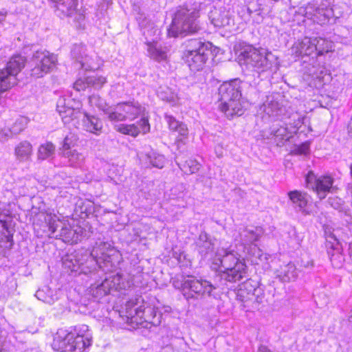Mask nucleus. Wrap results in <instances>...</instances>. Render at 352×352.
I'll return each mask as SVG.
<instances>
[{
	"instance_id": "obj_1",
	"label": "nucleus",
	"mask_w": 352,
	"mask_h": 352,
	"mask_svg": "<svg viewBox=\"0 0 352 352\" xmlns=\"http://www.w3.org/2000/svg\"><path fill=\"white\" fill-rule=\"evenodd\" d=\"M237 252L230 248H222L217 250L215 262L217 270L219 272L215 279L221 282V285L228 286L229 283L241 281L248 277V267L243 259H241Z\"/></svg>"
},
{
	"instance_id": "obj_2",
	"label": "nucleus",
	"mask_w": 352,
	"mask_h": 352,
	"mask_svg": "<svg viewBox=\"0 0 352 352\" xmlns=\"http://www.w3.org/2000/svg\"><path fill=\"white\" fill-rule=\"evenodd\" d=\"M201 5L199 0H188L176 7L168 36L178 37L197 33L201 30L198 20Z\"/></svg>"
},
{
	"instance_id": "obj_3",
	"label": "nucleus",
	"mask_w": 352,
	"mask_h": 352,
	"mask_svg": "<svg viewBox=\"0 0 352 352\" xmlns=\"http://www.w3.org/2000/svg\"><path fill=\"white\" fill-rule=\"evenodd\" d=\"M245 83L235 78L224 82L219 87V108L228 118L242 116L245 110L246 101L242 98V89Z\"/></svg>"
},
{
	"instance_id": "obj_4",
	"label": "nucleus",
	"mask_w": 352,
	"mask_h": 352,
	"mask_svg": "<svg viewBox=\"0 0 352 352\" xmlns=\"http://www.w3.org/2000/svg\"><path fill=\"white\" fill-rule=\"evenodd\" d=\"M122 316L126 318L129 324L142 326L146 328L148 324L157 326L160 324L161 316L151 307H145L144 300L141 296H136L126 302L121 311Z\"/></svg>"
},
{
	"instance_id": "obj_5",
	"label": "nucleus",
	"mask_w": 352,
	"mask_h": 352,
	"mask_svg": "<svg viewBox=\"0 0 352 352\" xmlns=\"http://www.w3.org/2000/svg\"><path fill=\"white\" fill-rule=\"evenodd\" d=\"M272 53H265L263 50H258L252 45H245L241 49L239 54V61L241 65H245L252 69L258 75L267 74L270 75L273 69H276Z\"/></svg>"
},
{
	"instance_id": "obj_6",
	"label": "nucleus",
	"mask_w": 352,
	"mask_h": 352,
	"mask_svg": "<svg viewBox=\"0 0 352 352\" xmlns=\"http://www.w3.org/2000/svg\"><path fill=\"white\" fill-rule=\"evenodd\" d=\"M144 111V108L136 101H127L118 103L112 107L103 109V111L111 121L133 120Z\"/></svg>"
},
{
	"instance_id": "obj_7",
	"label": "nucleus",
	"mask_w": 352,
	"mask_h": 352,
	"mask_svg": "<svg viewBox=\"0 0 352 352\" xmlns=\"http://www.w3.org/2000/svg\"><path fill=\"white\" fill-rule=\"evenodd\" d=\"M25 58L21 56L11 58L6 67L0 69V92L6 91L16 85V75L25 66Z\"/></svg>"
},
{
	"instance_id": "obj_8",
	"label": "nucleus",
	"mask_w": 352,
	"mask_h": 352,
	"mask_svg": "<svg viewBox=\"0 0 352 352\" xmlns=\"http://www.w3.org/2000/svg\"><path fill=\"white\" fill-rule=\"evenodd\" d=\"M221 282L219 284H212L207 280L198 279L192 276H188L186 281V287L188 292L184 293L186 299L198 298L199 297L214 296L213 291L217 287H221Z\"/></svg>"
},
{
	"instance_id": "obj_9",
	"label": "nucleus",
	"mask_w": 352,
	"mask_h": 352,
	"mask_svg": "<svg viewBox=\"0 0 352 352\" xmlns=\"http://www.w3.org/2000/svg\"><path fill=\"white\" fill-rule=\"evenodd\" d=\"M57 63V57L48 51H36L31 59V75L41 78L50 72Z\"/></svg>"
},
{
	"instance_id": "obj_10",
	"label": "nucleus",
	"mask_w": 352,
	"mask_h": 352,
	"mask_svg": "<svg viewBox=\"0 0 352 352\" xmlns=\"http://www.w3.org/2000/svg\"><path fill=\"white\" fill-rule=\"evenodd\" d=\"M120 285L118 276H112L106 278L100 284H91L89 287V294L96 300L100 301L103 297L111 294L112 291H117Z\"/></svg>"
},
{
	"instance_id": "obj_11",
	"label": "nucleus",
	"mask_w": 352,
	"mask_h": 352,
	"mask_svg": "<svg viewBox=\"0 0 352 352\" xmlns=\"http://www.w3.org/2000/svg\"><path fill=\"white\" fill-rule=\"evenodd\" d=\"M74 334L65 329H59L54 339L52 346L54 350L61 352H77V344Z\"/></svg>"
},
{
	"instance_id": "obj_12",
	"label": "nucleus",
	"mask_w": 352,
	"mask_h": 352,
	"mask_svg": "<svg viewBox=\"0 0 352 352\" xmlns=\"http://www.w3.org/2000/svg\"><path fill=\"white\" fill-rule=\"evenodd\" d=\"M208 18L216 28H230L234 24L233 16L225 8H214L210 11Z\"/></svg>"
},
{
	"instance_id": "obj_13",
	"label": "nucleus",
	"mask_w": 352,
	"mask_h": 352,
	"mask_svg": "<svg viewBox=\"0 0 352 352\" xmlns=\"http://www.w3.org/2000/svg\"><path fill=\"white\" fill-rule=\"evenodd\" d=\"M79 107H71L67 104L66 99L63 97L60 98L56 103V111L58 112L59 115L61 116L63 121L65 123L69 122L71 120H73L74 118H80V116L83 117V120L85 118H88V114L87 112H84L82 113L79 111ZM85 122V120H83Z\"/></svg>"
},
{
	"instance_id": "obj_14",
	"label": "nucleus",
	"mask_w": 352,
	"mask_h": 352,
	"mask_svg": "<svg viewBox=\"0 0 352 352\" xmlns=\"http://www.w3.org/2000/svg\"><path fill=\"white\" fill-rule=\"evenodd\" d=\"M114 129L122 134L137 137L140 133H148L150 131V124L147 118H142L137 124H119L116 125Z\"/></svg>"
},
{
	"instance_id": "obj_15",
	"label": "nucleus",
	"mask_w": 352,
	"mask_h": 352,
	"mask_svg": "<svg viewBox=\"0 0 352 352\" xmlns=\"http://www.w3.org/2000/svg\"><path fill=\"white\" fill-rule=\"evenodd\" d=\"M213 45L210 42L202 41L201 38H192L186 41L184 54H211Z\"/></svg>"
},
{
	"instance_id": "obj_16",
	"label": "nucleus",
	"mask_w": 352,
	"mask_h": 352,
	"mask_svg": "<svg viewBox=\"0 0 352 352\" xmlns=\"http://www.w3.org/2000/svg\"><path fill=\"white\" fill-rule=\"evenodd\" d=\"M164 118L168 124L170 130L177 132L178 137L177 138L176 143L177 146H180V144H184V140L188 138V129L186 124L177 120L173 116L168 114H165Z\"/></svg>"
},
{
	"instance_id": "obj_17",
	"label": "nucleus",
	"mask_w": 352,
	"mask_h": 352,
	"mask_svg": "<svg viewBox=\"0 0 352 352\" xmlns=\"http://www.w3.org/2000/svg\"><path fill=\"white\" fill-rule=\"evenodd\" d=\"M316 52V47L312 44V38L305 37L292 45L291 53L296 57L311 56Z\"/></svg>"
},
{
	"instance_id": "obj_18",
	"label": "nucleus",
	"mask_w": 352,
	"mask_h": 352,
	"mask_svg": "<svg viewBox=\"0 0 352 352\" xmlns=\"http://www.w3.org/2000/svg\"><path fill=\"white\" fill-rule=\"evenodd\" d=\"M45 221H48L49 223V229L51 231L52 234H55L58 229L59 234H56L55 237H64L63 241H69L71 235L73 234V230L67 226H64L63 223L60 222L58 219H56V217L54 215V217L50 215L45 218Z\"/></svg>"
},
{
	"instance_id": "obj_19",
	"label": "nucleus",
	"mask_w": 352,
	"mask_h": 352,
	"mask_svg": "<svg viewBox=\"0 0 352 352\" xmlns=\"http://www.w3.org/2000/svg\"><path fill=\"white\" fill-rule=\"evenodd\" d=\"M299 272L300 271L292 262L281 265L276 270L277 277L283 282L296 280L299 275Z\"/></svg>"
},
{
	"instance_id": "obj_20",
	"label": "nucleus",
	"mask_w": 352,
	"mask_h": 352,
	"mask_svg": "<svg viewBox=\"0 0 352 352\" xmlns=\"http://www.w3.org/2000/svg\"><path fill=\"white\" fill-rule=\"evenodd\" d=\"M210 54H184V58L192 72H199L204 69Z\"/></svg>"
},
{
	"instance_id": "obj_21",
	"label": "nucleus",
	"mask_w": 352,
	"mask_h": 352,
	"mask_svg": "<svg viewBox=\"0 0 352 352\" xmlns=\"http://www.w3.org/2000/svg\"><path fill=\"white\" fill-rule=\"evenodd\" d=\"M263 234V230L261 227L244 228L239 233L240 239L244 248H248L252 244H254V242L258 241Z\"/></svg>"
},
{
	"instance_id": "obj_22",
	"label": "nucleus",
	"mask_w": 352,
	"mask_h": 352,
	"mask_svg": "<svg viewBox=\"0 0 352 352\" xmlns=\"http://www.w3.org/2000/svg\"><path fill=\"white\" fill-rule=\"evenodd\" d=\"M256 285L257 283L252 279H247L240 285L236 293V300L242 303L244 308L250 298V295L254 293Z\"/></svg>"
},
{
	"instance_id": "obj_23",
	"label": "nucleus",
	"mask_w": 352,
	"mask_h": 352,
	"mask_svg": "<svg viewBox=\"0 0 352 352\" xmlns=\"http://www.w3.org/2000/svg\"><path fill=\"white\" fill-rule=\"evenodd\" d=\"M195 244L199 253L202 256H206L214 250V244L212 241L210 236L206 232H201L200 233Z\"/></svg>"
},
{
	"instance_id": "obj_24",
	"label": "nucleus",
	"mask_w": 352,
	"mask_h": 352,
	"mask_svg": "<svg viewBox=\"0 0 352 352\" xmlns=\"http://www.w3.org/2000/svg\"><path fill=\"white\" fill-rule=\"evenodd\" d=\"M287 195L296 210L303 212L308 203L307 193L295 190L289 191Z\"/></svg>"
},
{
	"instance_id": "obj_25",
	"label": "nucleus",
	"mask_w": 352,
	"mask_h": 352,
	"mask_svg": "<svg viewBox=\"0 0 352 352\" xmlns=\"http://www.w3.org/2000/svg\"><path fill=\"white\" fill-rule=\"evenodd\" d=\"M32 145L27 140L19 142L14 148V155L20 162L29 161L32 155Z\"/></svg>"
},
{
	"instance_id": "obj_26",
	"label": "nucleus",
	"mask_w": 352,
	"mask_h": 352,
	"mask_svg": "<svg viewBox=\"0 0 352 352\" xmlns=\"http://www.w3.org/2000/svg\"><path fill=\"white\" fill-rule=\"evenodd\" d=\"M146 43L148 46L147 51L151 58L159 62L166 58V47H162L156 41H148Z\"/></svg>"
},
{
	"instance_id": "obj_27",
	"label": "nucleus",
	"mask_w": 352,
	"mask_h": 352,
	"mask_svg": "<svg viewBox=\"0 0 352 352\" xmlns=\"http://www.w3.org/2000/svg\"><path fill=\"white\" fill-rule=\"evenodd\" d=\"M76 336L74 337V342L77 344V352H87L86 351V342L88 341L87 332L88 331V326L86 324H81L76 327Z\"/></svg>"
},
{
	"instance_id": "obj_28",
	"label": "nucleus",
	"mask_w": 352,
	"mask_h": 352,
	"mask_svg": "<svg viewBox=\"0 0 352 352\" xmlns=\"http://www.w3.org/2000/svg\"><path fill=\"white\" fill-rule=\"evenodd\" d=\"M56 3L57 10L65 16H72L76 14L77 0H52Z\"/></svg>"
},
{
	"instance_id": "obj_29",
	"label": "nucleus",
	"mask_w": 352,
	"mask_h": 352,
	"mask_svg": "<svg viewBox=\"0 0 352 352\" xmlns=\"http://www.w3.org/2000/svg\"><path fill=\"white\" fill-rule=\"evenodd\" d=\"M326 239L325 247L327 250H342V245L338 239L334 230L331 228L326 227L324 230Z\"/></svg>"
},
{
	"instance_id": "obj_30",
	"label": "nucleus",
	"mask_w": 352,
	"mask_h": 352,
	"mask_svg": "<svg viewBox=\"0 0 352 352\" xmlns=\"http://www.w3.org/2000/svg\"><path fill=\"white\" fill-rule=\"evenodd\" d=\"M244 249L246 250L248 258L254 264H258L260 261H266L268 258L267 254H264L256 244H252Z\"/></svg>"
},
{
	"instance_id": "obj_31",
	"label": "nucleus",
	"mask_w": 352,
	"mask_h": 352,
	"mask_svg": "<svg viewBox=\"0 0 352 352\" xmlns=\"http://www.w3.org/2000/svg\"><path fill=\"white\" fill-rule=\"evenodd\" d=\"M264 299L265 294L263 288L256 285L254 292L250 295V298L247 304H245V308L256 309L260 304L264 302Z\"/></svg>"
},
{
	"instance_id": "obj_32",
	"label": "nucleus",
	"mask_w": 352,
	"mask_h": 352,
	"mask_svg": "<svg viewBox=\"0 0 352 352\" xmlns=\"http://www.w3.org/2000/svg\"><path fill=\"white\" fill-rule=\"evenodd\" d=\"M327 202L331 207L342 213V217H346V219H349L350 209L345 206L344 201L341 198L338 197H329Z\"/></svg>"
},
{
	"instance_id": "obj_33",
	"label": "nucleus",
	"mask_w": 352,
	"mask_h": 352,
	"mask_svg": "<svg viewBox=\"0 0 352 352\" xmlns=\"http://www.w3.org/2000/svg\"><path fill=\"white\" fill-rule=\"evenodd\" d=\"M319 11V7L317 3L313 1L299 7L296 11V14L313 21L316 13Z\"/></svg>"
},
{
	"instance_id": "obj_34",
	"label": "nucleus",
	"mask_w": 352,
	"mask_h": 352,
	"mask_svg": "<svg viewBox=\"0 0 352 352\" xmlns=\"http://www.w3.org/2000/svg\"><path fill=\"white\" fill-rule=\"evenodd\" d=\"M272 134L274 136L277 146H279L283 145L284 142L289 141L292 137V133L285 126L273 129Z\"/></svg>"
},
{
	"instance_id": "obj_35",
	"label": "nucleus",
	"mask_w": 352,
	"mask_h": 352,
	"mask_svg": "<svg viewBox=\"0 0 352 352\" xmlns=\"http://www.w3.org/2000/svg\"><path fill=\"white\" fill-rule=\"evenodd\" d=\"M312 44L316 47L315 56H322L329 52L331 47V44L322 38H312Z\"/></svg>"
},
{
	"instance_id": "obj_36",
	"label": "nucleus",
	"mask_w": 352,
	"mask_h": 352,
	"mask_svg": "<svg viewBox=\"0 0 352 352\" xmlns=\"http://www.w3.org/2000/svg\"><path fill=\"white\" fill-rule=\"evenodd\" d=\"M55 152V146L52 142H46L40 145L37 152L38 160H45L52 157Z\"/></svg>"
},
{
	"instance_id": "obj_37",
	"label": "nucleus",
	"mask_w": 352,
	"mask_h": 352,
	"mask_svg": "<svg viewBox=\"0 0 352 352\" xmlns=\"http://www.w3.org/2000/svg\"><path fill=\"white\" fill-rule=\"evenodd\" d=\"M35 296L39 300H41L45 303L52 305L56 300L53 294V291L47 286L43 287L42 289H39L36 291Z\"/></svg>"
},
{
	"instance_id": "obj_38",
	"label": "nucleus",
	"mask_w": 352,
	"mask_h": 352,
	"mask_svg": "<svg viewBox=\"0 0 352 352\" xmlns=\"http://www.w3.org/2000/svg\"><path fill=\"white\" fill-rule=\"evenodd\" d=\"M76 142V136L73 134H69L65 137L60 148L64 156L69 157L71 155H74V154H72L71 149L74 146Z\"/></svg>"
},
{
	"instance_id": "obj_39",
	"label": "nucleus",
	"mask_w": 352,
	"mask_h": 352,
	"mask_svg": "<svg viewBox=\"0 0 352 352\" xmlns=\"http://www.w3.org/2000/svg\"><path fill=\"white\" fill-rule=\"evenodd\" d=\"M182 171L186 174H192L197 173L200 168L199 163L195 160L189 159L183 163L177 164Z\"/></svg>"
},
{
	"instance_id": "obj_40",
	"label": "nucleus",
	"mask_w": 352,
	"mask_h": 352,
	"mask_svg": "<svg viewBox=\"0 0 352 352\" xmlns=\"http://www.w3.org/2000/svg\"><path fill=\"white\" fill-rule=\"evenodd\" d=\"M146 157L153 167L162 168L164 166L166 159L163 155L152 151L146 154Z\"/></svg>"
},
{
	"instance_id": "obj_41",
	"label": "nucleus",
	"mask_w": 352,
	"mask_h": 352,
	"mask_svg": "<svg viewBox=\"0 0 352 352\" xmlns=\"http://www.w3.org/2000/svg\"><path fill=\"white\" fill-rule=\"evenodd\" d=\"M333 179L330 176H322L318 178L316 190L328 192L332 187Z\"/></svg>"
},
{
	"instance_id": "obj_42",
	"label": "nucleus",
	"mask_w": 352,
	"mask_h": 352,
	"mask_svg": "<svg viewBox=\"0 0 352 352\" xmlns=\"http://www.w3.org/2000/svg\"><path fill=\"white\" fill-rule=\"evenodd\" d=\"M327 253L333 267H342L344 261V255L341 253V250H327Z\"/></svg>"
},
{
	"instance_id": "obj_43",
	"label": "nucleus",
	"mask_w": 352,
	"mask_h": 352,
	"mask_svg": "<svg viewBox=\"0 0 352 352\" xmlns=\"http://www.w3.org/2000/svg\"><path fill=\"white\" fill-rule=\"evenodd\" d=\"M28 119L25 117H21L16 120L11 128L9 129L12 135H17L23 131L27 126Z\"/></svg>"
},
{
	"instance_id": "obj_44",
	"label": "nucleus",
	"mask_w": 352,
	"mask_h": 352,
	"mask_svg": "<svg viewBox=\"0 0 352 352\" xmlns=\"http://www.w3.org/2000/svg\"><path fill=\"white\" fill-rule=\"evenodd\" d=\"M157 95L162 100L172 102L175 100V94L168 87H160Z\"/></svg>"
},
{
	"instance_id": "obj_45",
	"label": "nucleus",
	"mask_w": 352,
	"mask_h": 352,
	"mask_svg": "<svg viewBox=\"0 0 352 352\" xmlns=\"http://www.w3.org/2000/svg\"><path fill=\"white\" fill-rule=\"evenodd\" d=\"M102 129V122L95 117L89 116V132L98 134Z\"/></svg>"
},
{
	"instance_id": "obj_46",
	"label": "nucleus",
	"mask_w": 352,
	"mask_h": 352,
	"mask_svg": "<svg viewBox=\"0 0 352 352\" xmlns=\"http://www.w3.org/2000/svg\"><path fill=\"white\" fill-rule=\"evenodd\" d=\"M180 278L179 276H175L172 278V284L173 286L179 289H182L184 292H186L187 287H186V281L187 279V277H184V276H180Z\"/></svg>"
},
{
	"instance_id": "obj_47",
	"label": "nucleus",
	"mask_w": 352,
	"mask_h": 352,
	"mask_svg": "<svg viewBox=\"0 0 352 352\" xmlns=\"http://www.w3.org/2000/svg\"><path fill=\"white\" fill-rule=\"evenodd\" d=\"M106 82V78L102 76H89V86L91 85L95 89H100Z\"/></svg>"
},
{
	"instance_id": "obj_48",
	"label": "nucleus",
	"mask_w": 352,
	"mask_h": 352,
	"mask_svg": "<svg viewBox=\"0 0 352 352\" xmlns=\"http://www.w3.org/2000/svg\"><path fill=\"white\" fill-rule=\"evenodd\" d=\"M309 143L305 142L300 145H295L292 153L295 155H305L309 153Z\"/></svg>"
},
{
	"instance_id": "obj_49",
	"label": "nucleus",
	"mask_w": 352,
	"mask_h": 352,
	"mask_svg": "<svg viewBox=\"0 0 352 352\" xmlns=\"http://www.w3.org/2000/svg\"><path fill=\"white\" fill-rule=\"evenodd\" d=\"M89 104L91 105H96L100 109L103 111V109H107V107H110L108 106L103 99L100 98V97L93 95L91 96H89Z\"/></svg>"
},
{
	"instance_id": "obj_50",
	"label": "nucleus",
	"mask_w": 352,
	"mask_h": 352,
	"mask_svg": "<svg viewBox=\"0 0 352 352\" xmlns=\"http://www.w3.org/2000/svg\"><path fill=\"white\" fill-rule=\"evenodd\" d=\"M88 87V80L87 78L85 77L82 78H78L74 84V88L77 91H86V89Z\"/></svg>"
},
{
	"instance_id": "obj_51",
	"label": "nucleus",
	"mask_w": 352,
	"mask_h": 352,
	"mask_svg": "<svg viewBox=\"0 0 352 352\" xmlns=\"http://www.w3.org/2000/svg\"><path fill=\"white\" fill-rule=\"evenodd\" d=\"M307 187L316 190V184H317L318 178L311 171L309 172L305 178Z\"/></svg>"
},
{
	"instance_id": "obj_52",
	"label": "nucleus",
	"mask_w": 352,
	"mask_h": 352,
	"mask_svg": "<svg viewBox=\"0 0 352 352\" xmlns=\"http://www.w3.org/2000/svg\"><path fill=\"white\" fill-rule=\"evenodd\" d=\"M319 12L316 13L313 21L317 23H323L327 19V16H326L323 8H320L319 7Z\"/></svg>"
},
{
	"instance_id": "obj_53",
	"label": "nucleus",
	"mask_w": 352,
	"mask_h": 352,
	"mask_svg": "<svg viewBox=\"0 0 352 352\" xmlns=\"http://www.w3.org/2000/svg\"><path fill=\"white\" fill-rule=\"evenodd\" d=\"M12 134L9 129H0V141L5 142L12 138Z\"/></svg>"
},
{
	"instance_id": "obj_54",
	"label": "nucleus",
	"mask_w": 352,
	"mask_h": 352,
	"mask_svg": "<svg viewBox=\"0 0 352 352\" xmlns=\"http://www.w3.org/2000/svg\"><path fill=\"white\" fill-rule=\"evenodd\" d=\"M302 265L305 268H311L314 267V261H307L305 262L304 261H302Z\"/></svg>"
},
{
	"instance_id": "obj_55",
	"label": "nucleus",
	"mask_w": 352,
	"mask_h": 352,
	"mask_svg": "<svg viewBox=\"0 0 352 352\" xmlns=\"http://www.w3.org/2000/svg\"><path fill=\"white\" fill-rule=\"evenodd\" d=\"M6 16H7L6 11H5L3 10H0V24H1L6 20Z\"/></svg>"
},
{
	"instance_id": "obj_56",
	"label": "nucleus",
	"mask_w": 352,
	"mask_h": 352,
	"mask_svg": "<svg viewBox=\"0 0 352 352\" xmlns=\"http://www.w3.org/2000/svg\"><path fill=\"white\" fill-rule=\"evenodd\" d=\"M258 352H272L270 349H269L267 346L264 345H261L258 349Z\"/></svg>"
},
{
	"instance_id": "obj_57",
	"label": "nucleus",
	"mask_w": 352,
	"mask_h": 352,
	"mask_svg": "<svg viewBox=\"0 0 352 352\" xmlns=\"http://www.w3.org/2000/svg\"><path fill=\"white\" fill-rule=\"evenodd\" d=\"M348 133L349 135L352 138V118L351 119L348 125Z\"/></svg>"
},
{
	"instance_id": "obj_58",
	"label": "nucleus",
	"mask_w": 352,
	"mask_h": 352,
	"mask_svg": "<svg viewBox=\"0 0 352 352\" xmlns=\"http://www.w3.org/2000/svg\"><path fill=\"white\" fill-rule=\"evenodd\" d=\"M316 191H317L320 199H324L325 197L327 192L318 191V190H316Z\"/></svg>"
},
{
	"instance_id": "obj_59",
	"label": "nucleus",
	"mask_w": 352,
	"mask_h": 352,
	"mask_svg": "<svg viewBox=\"0 0 352 352\" xmlns=\"http://www.w3.org/2000/svg\"><path fill=\"white\" fill-rule=\"evenodd\" d=\"M89 257H92L91 258V260H89V262H94V263H97L98 261L96 260L95 258V256H94V253L93 252L89 254Z\"/></svg>"
},
{
	"instance_id": "obj_60",
	"label": "nucleus",
	"mask_w": 352,
	"mask_h": 352,
	"mask_svg": "<svg viewBox=\"0 0 352 352\" xmlns=\"http://www.w3.org/2000/svg\"><path fill=\"white\" fill-rule=\"evenodd\" d=\"M348 320L350 323H352V310L351 311L349 316L348 317Z\"/></svg>"
},
{
	"instance_id": "obj_61",
	"label": "nucleus",
	"mask_w": 352,
	"mask_h": 352,
	"mask_svg": "<svg viewBox=\"0 0 352 352\" xmlns=\"http://www.w3.org/2000/svg\"><path fill=\"white\" fill-rule=\"evenodd\" d=\"M310 75H311L313 77H316V78H318L319 77L318 73L316 72H313L312 73L310 74Z\"/></svg>"
},
{
	"instance_id": "obj_62",
	"label": "nucleus",
	"mask_w": 352,
	"mask_h": 352,
	"mask_svg": "<svg viewBox=\"0 0 352 352\" xmlns=\"http://www.w3.org/2000/svg\"><path fill=\"white\" fill-rule=\"evenodd\" d=\"M2 222V227L4 228V229H8V227H7V224L6 223V221H1Z\"/></svg>"
},
{
	"instance_id": "obj_63",
	"label": "nucleus",
	"mask_w": 352,
	"mask_h": 352,
	"mask_svg": "<svg viewBox=\"0 0 352 352\" xmlns=\"http://www.w3.org/2000/svg\"><path fill=\"white\" fill-rule=\"evenodd\" d=\"M248 12L250 15L253 14V11L250 8H248Z\"/></svg>"
},
{
	"instance_id": "obj_64",
	"label": "nucleus",
	"mask_w": 352,
	"mask_h": 352,
	"mask_svg": "<svg viewBox=\"0 0 352 352\" xmlns=\"http://www.w3.org/2000/svg\"><path fill=\"white\" fill-rule=\"evenodd\" d=\"M350 173L352 177V164L350 165Z\"/></svg>"
}]
</instances>
